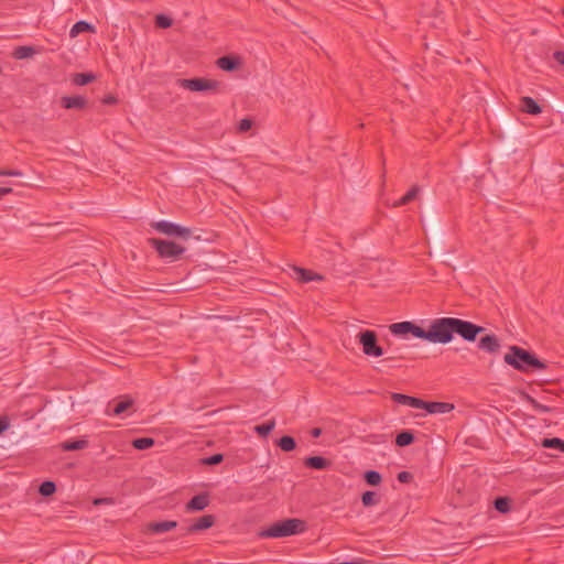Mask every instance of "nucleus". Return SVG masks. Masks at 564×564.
<instances>
[{
    "label": "nucleus",
    "instance_id": "23",
    "mask_svg": "<svg viewBox=\"0 0 564 564\" xmlns=\"http://www.w3.org/2000/svg\"><path fill=\"white\" fill-rule=\"evenodd\" d=\"M306 465L315 469H324L329 465V463L321 456H313L306 459Z\"/></svg>",
    "mask_w": 564,
    "mask_h": 564
},
{
    "label": "nucleus",
    "instance_id": "3",
    "mask_svg": "<svg viewBox=\"0 0 564 564\" xmlns=\"http://www.w3.org/2000/svg\"><path fill=\"white\" fill-rule=\"evenodd\" d=\"M505 361L521 371H527L531 367L544 368V365L533 355L517 346L510 347L509 351L505 355Z\"/></svg>",
    "mask_w": 564,
    "mask_h": 564
},
{
    "label": "nucleus",
    "instance_id": "15",
    "mask_svg": "<svg viewBox=\"0 0 564 564\" xmlns=\"http://www.w3.org/2000/svg\"><path fill=\"white\" fill-rule=\"evenodd\" d=\"M392 399L397 402L408 404L410 406L417 408V409H420L422 405H424V401L413 398V397L405 395V394L393 393Z\"/></svg>",
    "mask_w": 564,
    "mask_h": 564
},
{
    "label": "nucleus",
    "instance_id": "16",
    "mask_svg": "<svg viewBox=\"0 0 564 564\" xmlns=\"http://www.w3.org/2000/svg\"><path fill=\"white\" fill-rule=\"evenodd\" d=\"M132 405H133V400L130 397L124 395L121 400H119L118 402L115 403L113 414L121 415L122 413H124L126 411L131 409Z\"/></svg>",
    "mask_w": 564,
    "mask_h": 564
},
{
    "label": "nucleus",
    "instance_id": "41",
    "mask_svg": "<svg viewBox=\"0 0 564 564\" xmlns=\"http://www.w3.org/2000/svg\"><path fill=\"white\" fill-rule=\"evenodd\" d=\"M95 505H104V503H107V505H113V501L112 499H109V498H99V499H96L94 501Z\"/></svg>",
    "mask_w": 564,
    "mask_h": 564
},
{
    "label": "nucleus",
    "instance_id": "28",
    "mask_svg": "<svg viewBox=\"0 0 564 564\" xmlns=\"http://www.w3.org/2000/svg\"><path fill=\"white\" fill-rule=\"evenodd\" d=\"M279 446L282 451L290 452L295 448V442L291 436H283L279 441Z\"/></svg>",
    "mask_w": 564,
    "mask_h": 564
},
{
    "label": "nucleus",
    "instance_id": "5",
    "mask_svg": "<svg viewBox=\"0 0 564 564\" xmlns=\"http://www.w3.org/2000/svg\"><path fill=\"white\" fill-rule=\"evenodd\" d=\"M149 241L162 258L170 259L171 261L177 260L185 250L176 242L169 240L150 239Z\"/></svg>",
    "mask_w": 564,
    "mask_h": 564
},
{
    "label": "nucleus",
    "instance_id": "36",
    "mask_svg": "<svg viewBox=\"0 0 564 564\" xmlns=\"http://www.w3.org/2000/svg\"><path fill=\"white\" fill-rule=\"evenodd\" d=\"M155 21L160 28H169L172 24V20L163 14L158 15Z\"/></svg>",
    "mask_w": 564,
    "mask_h": 564
},
{
    "label": "nucleus",
    "instance_id": "32",
    "mask_svg": "<svg viewBox=\"0 0 564 564\" xmlns=\"http://www.w3.org/2000/svg\"><path fill=\"white\" fill-rule=\"evenodd\" d=\"M419 192V187L414 186L408 194H405L398 203H395V206L404 205L412 200Z\"/></svg>",
    "mask_w": 564,
    "mask_h": 564
},
{
    "label": "nucleus",
    "instance_id": "30",
    "mask_svg": "<svg viewBox=\"0 0 564 564\" xmlns=\"http://www.w3.org/2000/svg\"><path fill=\"white\" fill-rule=\"evenodd\" d=\"M254 126V122L249 118H243L238 122V131L245 133L250 131Z\"/></svg>",
    "mask_w": 564,
    "mask_h": 564
},
{
    "label": "nucleus",
    "instance_id": "4",
    "mask_svg": "<svg viewBox=\"0 0 564 564\" xmlns=\"http://www.w3.org/2000/svg\"><path fill=\"white\" fill-rule=\"evenodd\" d=\"M390 332L397 337L409 340L411 338H419L425 340V327L413 322H400L389 326Z\"/></svg>",
    "mask_w": 564,
    "mask_h": 564
},
{
    "label": "nucleus",
    "instance_id": "21",
    "mask_svg": "<svg viewBox=\"0 0 564 564\" xmlns=\"http://www.w3.org/2000/svg\"><path fill=\"white\" fill-rule=\"evenodd\" d=\"M35 54V48L32 46H19L15 48L13 55L18 59L31 58Z\"/></svg>",
    "mask_w": 564,
    "mask_h": 564
},
{
    "label": "nucleus",
    "instance_id": "40",
    "mask_svg": "<svg viewBox=\"0 0 564 564\" xmlns=\"http://www.w3.org/2000/svg\"><path fill=\"white\" fill-rule=\"evenodd\" d=\"M102 101H104L105 104H108V105H115V104H117L118 99H117V97H116V96H113V95H108V96H106V97L104 98V100H102Z\"/></svg>",
    "mask_w": 564,
    "mask_h": 564
},
{
    "label": "nucleus",
    "instance_id": "43",
    "mask_svg": "<svg viewBox=\"0 0 564 564\" xmlns=\"http://www.w3.org/2000/svg\"><path fill=\"white\" fill-rule=\"evenodd\" d=\"M0 174L1 175H9V176H19V175H21L20 172H18V171H1Z\"/></svg>",
    "mask_w": 564,
    "mask_h": 564
},
{
    "label": "nucleus",
    "instance_id": "17",
    "mask_svg": "<svg viewBox=\"0 0 564 564\" xmlns=\"http://www.w3.org/2000/svg\"><path fill=\"white\" fill-rule=\"evenodd\" d=\"M208 506V498L205 495L194 497L187 505L188 510L199 511Z\"/></svg>",
    "mask_w": 564,
    "mask_h": 564
},
{
    "label": "nucleus",
    "instance_id": "6",
    "mask_svg": "<svg viewBox=\"0 0 564 564\" xmlns=\"http://www.w3.org/2000/svg\"><path fill=\"white\" fill-rule=\"evenodd\" d=\"M151 226L163 235L176 237L182 240H187L188 238L192 237V230L189 228L170 221H155L152 223Z\"/></svg>",
    "mask_w": 564,
    "mask_h": 564
},
{
    "label": "nucleus",
    "instance_id": "25",
    "mask_svg": "<svg viewBox=\"0 0 564 564\" xmlns=\"http://www.w3.org/2000/svg\"><path fill=\"white\" fill-rule=\"evenodd\" d=\"M542 445L549 448H555L564 452V441L560 438H545L542 441Z\"/></svg>",
    "mask_w": 564,
    "mask_h": 564
},
{
    "label": "nucleus",
    "instance_id": "7",
    "mask_svg": "<svg viewBox=\"0 0 564 564\" xmlns=\"http://www.w3.org/2000/svg\"><path fill=\"white\" fill-rule=\"evenodd\" d=\"M359 340L366 355L379 357L383 354L382 348L377 345V337L373 332L366 330L361 333Z\"/></svg>",
    "mask_w": 564,
    "mask_h": 564
},
{
    "label": "nucleus",
    "instance_id": "33",
    "mask_svg": "<svg viewBox=\"0 0 564 564\" xmlns=\"http://www.w3.org/2000/svg\"><path fill=\"white\" fill-rule=\"evenodd\" d=\"M40 492L43 496H51L55 492V484L52 481H45L40 487Z\"/></svg>",
    "mask_w": 564,
    "mask_h": 564
},
{
    "label": "nucleus",
    "instance_id": "35",
    "mask_svg": "<svg viewBox=\"0 0 564 564\" xmlns=\"http://www.w3.org/2000/svg\"><path fill=\"white\" fill-rule=\"evenodd\" d=\"M361 499L365 506H372L377 503L375 492L372 491L365 492Z\"/></svg>",
    "mask_w": 564,
    "mask_h": 564
},
{
    "label": "nucleus",
    "instance_id": "8",
    "mask_svg": "<svg viewBox=\"0 0 564 564\" xmlns=\"http://www.w3.org/2000/svg\"><path fill=\"white\" fill-rule=\"evenodd\" d=\"M180 85L192 91H209L215 90L218 84L214 80L204 79V78H192V79H181Z\"/></svg>",
    "mask_w": 564,
    "mask_h": 564
},
{
    "label": "nucleus",
    "instance_id": "20",
    "mask_svg": "<svg viewBox=\"0 0 564 564\" xmlns=\"http://www.w3.org/2000/svg\"><path fill=\"white\" fill-rule=\"evenodd\" d=\"M96 76L93 73H80L73 75V83L78 86H84L93 80H95Z\"/></svg>",
    "mask_w": 564,
    "mask_h": 564
},
{
    "label": "nucleus",
    "instance_id": "34",
    "mask_svg": "<svg viewBox=\"0 0 564 564\" xmlns=\"http://www.w3.org/2000/svg\"><path fill=\"white\" fill-rule=\"evenodd\" d=\"M495 507L500 512H507L509 510V500L507 498H498L495 502Z\"/></svg>",
    "mask_w": 564,
    "mask_h": 564
},
{
    "label": "nucleus",
    "instance_id": "24",
    "mask_svg": "<svg viewBox=\"0 0 564 564\" xmlns=\"http://www.w3.org/2000/svg\"><path fill=\"white\" fill-rule=\"evenodd\" d=\"M87 445L85 440H78L73 442H65L61 446L65 451H78L84 448Z\"/></svg>",
    "mask_w": 564,
    "mask_h": 564
},
{
    "label": "nucleus",
    "instance_id": "38",
    "mask_svg": "<svg viewBox=\"0 0 564 564\" xmlns=\"http://www.w3.org/2000/svg\"><path fill=\"white\" fill-rule=\"evenodd\" d=\"M398 479L401 482H409L412 479V475L408 471H402L398 475Z\"/></svg>",
    "mask_w": 564,
    "mask_h": 564
},
{
    "label": "nucleus",
    "instance_id": "13",
    "mask_svg": "<svg viewBox=\"0 0 564 564\" xmlns=\"http://www.w3.org/2000/svg\"><path fill=\"white\" fill-rule=\"evenodd\" d=\"M177 525L175 521H164L148 524V530L155 534H161L174 529Z\"/></svg>",
    "mask_w": 564,
    "mask_h": 564
},
{
    "label": "nucleus",
    "instance_id": "42",
    "mask_svg": "<svg viewBox=\"0 0 564 564\" xmlns=\"http://www.w3.org/2000/svg\"><path fill=\"white\" fill-rule=\"evenodd\" d=\"M8 427L9 422L6 419L0 417V434L3 433Z\"/></svg>",
    "mask_w": 564,
    "mask_h": 564
},
{
    "label": "nucleus",
    "instance_id": "44",
    "mask_svg": "<svg viewBox=\"0 0 564 564\" xmlns=\"http://www.w3.org/2000/svg\"><path fill=\"white\" fill-rule=\"evenodd\" d=\"M12 189L10 187H0V196L11 193Z\"/></svg>",
    "mask_w": 564,
    "mask_h": 564
},
{
    "label": "nucleus",
    "instance_id": "18",
    "mask_svg": "<svg viewBox=\"0 0 564 564\" xmlns=\"http://www.w3.org/2000/svg\"><path fill=\"white\" fill-rule=\"evenodd\" d=\"M479 347L487 351H495L498 349L499 344L495 336H485L479 341Z\"/></svg>",
    "mask_w": 564,
    "mask_h": 564
},
{
    "label": "nucleus",
    "instance_id": "45",
    "mask_svg": "<svg viewBox=\"0 0 564 564\" xmlns=\"http://www.w3.org/2000/svg\"><path fill=\"white\" fill-rule=\"evenodd\" d=\"M321 434H322V430H321V429H317V427H316V429H313V430H312V435H313L314 437H318Z\"/></svg>",
    "mask_w": 564,
    "mask_h": 564
},
{
    "label": "nucleus",
    "instance_id": "14",
    "mask_svg": "<svg viewBox=\"0 0 564 564\" xmlns=\"http://www.w3.org/2000/svg\"><path fill=\"white\" fill-rule=\"evenodd\" d=\"M520 102V108L524 112L539 115L542 111L541 107L530 97H522Z\"/></svg>",
    "mask_w": 564,
    "mask_h": 564
},
{
    "label": "nucleus",
    "instance_id": "2",
    "mask_svg": "<svg viewBox=\"0 0 564 564\" xmlns=\"http://www.w3.org/2000/svg\"><path fill=\"white\" fill-rule=\"evenodd\" d=\"M305 530V523L300 519H288L275 522L269 528L262 530L261 538H285L299 534Z\"/></svg>",
    "mask_w": 564,
    "mask_h": 564
},
{
    "label": "nucleus",
    "instance_id": "11",
    "mask_svg": "<svg viewBox=\"0 0 564 564\" xmlns=\"http://www.w3.org/2000/svg\"><path fill=\"white\" fill-rule=\"evenodd\" d=\"M61 102L66 109H83L87 104L83 96H64Z\"/></svg>",
    "mask_w": 564,
    "mask_h": 564
},
{
    "label": "nucleus",
    "instance_id": "27",
    "mask_svg": "<svg viewBox=\"0 0 564 564\" xmlns=\"http://www.w3.org/2000/svg\"><path fill=\"white\" fill-rule=\"evenodd\" d=\"M274 426H275V421L271 420L265 424L256 426L254 430L259 435L265 436L274 429Z\"/></svg>",
    "mask_w": 564,
    "mask_h": 564
},
{
    "label": "nucleus",
    "instance_id": "22",
    "mask_svg": "<svg viewBox=\"0 0 564 564\" xmlns=\"http://www.w3.org/2000/svg\"><path fill=\"white\" fill-rule=\"evenodd\" d=\"M86 31H94V26L85 21L77 22L72 29H70V36L76 37L79 33L86 32Z\"/></svg>",
    "mask_w": 564,
    "mask_h": 564
},
{
    "label": "nucleus",
    "instance_id": "12",
    "mask_svg": "<svg viewBox=\"0 0 564 564\" xmlns=\"http://www.w3.org/2000/svg\"><path fill=\"white\" fill-rule=\"evenodd\" d=\"M293 278L301 281V282H310V281H321L322 275L316 274L314 272L301 269V268H294L293 269Z\"/></svg>",
    "mask_w": 564,
    "mask_h": 564
},
{
    "label": "nucleus",
    "instance_id": "39",
    "mask_svg": "<svg viewBox=\"0 0 564 564\" xmlns=\"http://www.w3.org/2000/svg\"><path fill=\"white\" fill-rule=\"evenodd\" d=\"M554 58L564 66V51L554 52Z\"/></svg>",
    "mask_w": 564,
    "mask_h": 564
},
{
    "label": "nucleus",
    "instance_id": "1",
    "mask_svg": "<svg viewBox=\"0 0 564 564\" xmlns=\"http://www.w3.org/2000/svg\"><path fill=\"white\" fill-rule=\"evenodd\" d=\"M425 340L433 344H447L453 334L457 333L466 340H474L484 329L469 322L458 318L444 317L434 319L425 327Z\"/></svg>",
    "mask_w": 564,
    "mask_h": 564
},
{
    "label": "nucleus",
    "instance_id": "31",
    "mask_svg": "<svg viewBox=\"0 0 564 564\" xmlns=\"http://www.w3.org/2000/svg\"><path fill=\"white\" fill-rule=\"evenodd\" d=\"M365 478H366L367 482L371 486H377L381 481V476L377 471H373V470L367 471L365 474Z\"/></svg>",
    "mask_w": 564,
    "mask_h": 564
},
{
    "label": "nucleus",
    "instance_id": "29",
    "mask_svg": "<svg viewBox=\"0 0 564 564\" xmlns=\"http://www.w3.org/2000/svg\"><path fill=\"white\" fill-rule=\"evenodd\" d=\"M413 441V435L409 432H402L397 436V444L399 446H406Z\"/></svg>",
    "mask_w": 564,
    "mask_h": 564
},
{
    "label": "nucleus",
    "instance_id": "9",
    "mask_svg": "<svg viewBox=\"0 0 564 564\" xmlns=\"http://www.w3.org/2000/svg\"><path fill=\"white\" fill-rule=\"evenodd\" d=\"M420 409H425L430 414H445L454 410V404L446 402H424Z\"/></svg>",
    "mask_w": 564,
    "mask_h": 564
},
{
    "label": "nucleus",
    "instance_id": "19",
    "mask_svg": "<svg viewBox=\"0 0 564 564\" xmlns=\"http://www.w3.org/2000/svg\"><path fill=\"white\" fill-rule=\"evenodd\" d=\"M214 524V517L213 516H204L200 519L197 520L196 523H194L191 527V531H199L210 528Z\"/></svg>",
    "mask_w": 564,
    "mask_h": 564
},
{
    "label": "nucleus",
    "instance_id": "10",
    "mask_svg": "<svg viewBox=\"0 0 564 564\" xmlns=\"http://www.w3.org/2000/svg\"><path fill=\"white\" fill-rule=\"evenodd\" d=\"M217 65L227 72L236 70L241 65V58L238 56H224L218 58Z\"/></svg>",
    "mask_w": 564,
    "mask_h": 564
},
{
    "label": "nucleus",
    "instance_id": "26",
    "mask_svg": "<svg viewBox=\"0 0 564 564\" xmlns=\"http://www.w3.org/2000/svg\"><path fill=\"white\" fill-rule=\"evenodd\" d=\"M132 444L137 449L142 451V449H147V448H150L151 446H153L154 440L150 438V437L137 438L133 441Z\"/></svg>",
    "mask_w": 564,
    "mask_h": 564
},
{
    "label": "nucleus",
    "instance_id": "37",
    "mask_svg": "<svg viewBox=\"0 0 564 564\" xmlns=\"http://www.w3.org/2000/svg\"><path fill=\"white\" fill-rule=\"evenodd\" d=\"M224 459L223 455L221 454H216L212 457H208V458H204L202 460L203 464H206V465H217L219 463H221Z\"/></svg>",
    "mask_w": 564,
    "mask_h": 564
}]
</instances>
